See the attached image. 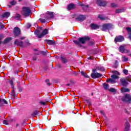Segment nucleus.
<instances>
[{
  "label": "nucleus",
  "instance_id": "nucleus-1",
  "mask_svg": "<svg viewBox=\"0 0 131 131\" xmlns=\"http://www.w3.org/2000/svg\"><path fill=\"white\" fill-rule=\"evenodd\" d=\"M37 28L38 30H35L34 34L36 35L38 38H42V37H43L45 35H47V34H48V32H49V30L47 29H45L40 34V30L42 29V28L39 27L37 26Z\"/></svg>",
  "mask_w": 131,
  "mask_h": 131
},
{
  "label": "nucleus",
  "instance_id": "nucleus-2",
  "mask_svg": "<svg viewBox=\"0 0 131 131\" xmlns=\"http://www.w3.org/2000/svg\"><path fill=\"white\" fill-rule=\"evenodd\" d=\"M113 73L114 75L111 76V79L107 80V82H111V83H116V82H117V79L119 78V77L117 75H120V73L117 71H113Z\"/></svg>",
  "mask_w": 131,
  "mask_h": 131
},
{
  "label": "nucleus",
  "instance_id": "nucleus-3",
  "mask_svg": "<svg viewBox=\"0 0 131 131\" xmlns=\"http://www.w3.org/2000/svg\"><path fill=\"white\" fill-rule=\"evenodd\" d=\"M23 15L25 18H26V17L30 16V15H31V10L30 9V7H23Z\"/></svg>",
  "mask_w": 131,
  "mask_h": 131
},
{
  "label": "nucleus",
  "instance_id": "nucleus-4",
  "mask_svg": "<svg viewBox=\"0 0 131 131\" xmlns=\"http://www.w3.org/2000/svg\"><path fill=\"white\" fill-rule=\"evenodd\" d=\"M13 80H15V78L12 77L9 79L8 82L11 85L12 89H13V90L11 91V96L12 97H13L14 99H16V92H15V90H14L15 88L14 87Z\"/></svg>",
  "mask_w": 131,
  "mask_h": 131
},
{
  "label": "nucleus",
  "instance_id": "nucleus-5",
  "mask_svg": "<svg viewBox=\"0 0 131 131\" xmlns=\"http://www.w3.org/2000/svg\"><path fill=\"white\" fill-rule=\"evenodd\" d=\"M89 39H90V37H81L78 39V41L74 40V42L76 45L79 46V47H81V45H80V42L81 43H82V44L85 43V40H89Z\"/></svg>",
  "mask_w": 131,
  "mask_h": 131
},
{
  "label": "nucleus",
  "instance_id": "nucleus-6",
  "mask_svg": "<svg viewBox=\"0 0 131 131\" xmlns=\"http://www.w3.org/2000/svg\"><path fill=\"white\" fill-rule=\"evenodd\" d=\"M120 81L123 86H126L128 84L129 82H131V76L129 75L125 78H122L120 79Z\"/></svg>",
  "mask_w": 131,
  "mask_h": 131
},
{
  "label": "nucleus",
  "instance_id": "nucleus-7",
  "mask_svg": "<svg viewBox=\"0 0 131 131\" xmlns=\"http://www.w3.org/2000/svg\"><path fill=\"white\" fill-rule=\"evenodd\" d=\"M112 27H113L112 24H104L102 25V31H108V30H110Z\"/></svg>",
  "mask_w": 131,
  "mask_h": 131
},
{
  "label": "nucleus",
  "instance_id": "nucleus-8",
  "mask_svg": "<svg viewBox=\"0 0 131 131\" xmlns=\"http://www.w3.org/2000/svg\"><path fill=\"white\" fill-rule=\"evenodd\" d=\"M12 33L15 37H17V36H19L21 34V30L18 27H15L13 29Z\"/></svg>",
  "mask_w": 131,
  "mask_h": 131
},
{
  "label": "nucleus",
  "instance_id": "nucleus-9",
  "mask_svg": "<svg viewBox=\"0 0 131 131\" xmlns=\"http://www.w3.org/2000/svg\"><path fill=\"white\" fill-rule=\"evenodd\" d=\"M122 101H123V102H126V103H129L131 102V95L129 94H125L122 98Z\"/></svg>",
  "mask_w": 131,
  "mask_h": 131
},
{
  "label": "nucleus",
  "instance_id": "nucleus-10",
  "mask_svg": "<svg viewBox=\"0 0 131 131\" xmlns=\"http://www.w3.org/2000/svg\"><path fill=\"white\" fill-rule=\"evenodd\" d=\"M96 4L99 7H105L106 5V1L104 0H97Z\"/></svg>",
  "mask_w": 131,
  "mask_h": 131
},
{
  "label": "nucleus",
  "instance_id": "nucleus-11",
  "mask_svg": "<svg viewBox=\"0 0 131 131\" xmlns=\"http://www.w3.org/2000/svg\"><path fill=\"white\" fill-rule=\"evenodd\" d=\"M119 52H120V53H129V51L128 50H126L125 49V48H124V46H120L119 47Z\"/></svg>",
  "mask_w": 131,
  "mask_h": 131
},
{
  "label": "nucleus",
  "instance_id": "nucleus-12",
  "mask_svg": "<svg viewBox=\"0 0 131 131\" xmlns=\"http://www.w3.org/2000/svg\"><path fill=\"white\" fill-rule=\"evenodd\" d=\"M124 40V37L122 36H118L115 38V42H121Z\"/></svg>",
  "mask_w": 131,
  "mask_h": 131
},
{
  "label": "nucleus",
  "instance_id": "nucleus-13",
  "mask_svg": "<svg viewBox=\"0 0 131 131\" xmlns=\"http://www.w3.org/2000/svg\"><path fill=\"white\" fill-rule=\"evenodd\" d=\"M5 105H8V101L5 99L0 98V108L4 107Z\"/></svg>",
  "mask_w": 131,
  "mask_h": 131
},
{
  "label": "nucleus",
  "instance_id": "nucleus-14",
  "mask_svg": "<svg viewBox=\"0 0 131 131\" xmlns=\"http://www.w3.org/2000/svg\"><path fill=\"white\" fill-rule=\"evenodd\" d=\"M14 45L16 46H18V47H23V41H19L18 39H15V41L13 42Z\"/></svg>",
  "mask_w": 131,
  "mask_h": 131
},
{
  "label": "nucleus",
  "instance_id": "nucleus-15",
  "mask_svg": "<svg viewBox=\"0 0 131 131\" xmlns=\"http://www.w3.org/2000/svg\"><path fill=\"white\" fill-rule=\"evenodd\" d=\"M101 76H102V74L99 73H94L91 74V77L92 78L94 79L99 78V77H101Z\"/></svg>",
  "mask_w": 131,
  "mask_h": 131
},
{
  "label": "nucleus",
  "instance_id": "nucleus-16",
  "mask_svg": "<svg viewBox=\"0 0 131 131\" xmlns=\"http://www.w3.org/2000/svg\"><path fill=\"white\" fill-rule=\"evenodd\" d=\"M76 20L77 21H80L81 22H82V21H84L85 20V16L84 15H79L77 18H76Z\"/></svg>",
  "mask_w": 131,
  "mask_h": 131
},
{
  "label": "nucleus",
  "instance_id": "nucleus-17",
  "mask_svg": "<svg viewBox=\"0 0 131 131\" xmlns=\"http://www.w3.org/2000/svg\"><path fill=\"white\" fill-rule=\"evenodd\" d=\"M75 8V5L73 3L69 4L68 5V11H70L71 10H73V9Z\"/></svg>",
  "mask_w": 131,
  "mask_h": 131
},
{
  "label": "nucleus",
  "instance_id": "nucleus-18",
  "mask_svg": "<svg viewBox=\"0 0 131 131\" xmlns=\"http://www.w3.org/2000/svg\"><path fill=\"white\" fill-rule=\"evenodd\" d=\"M91 29L97 30V29H99V28H100V26H99L98 25H96L95 24H91Z\"/></svg>",
  "mask_w": 131,
  "mask_h": 131
},
{
  "label": "nucleus",
  "instance_id": "nucleus-19",
  "mask_svg": "<svg viewBox=\"0 0 131 131\" xmlns=\"http://www.w3.org/2000/svg\"><path fill=\"white\" fill-rule=\"evenodd\" d=\"M11 15V13L9 12H6L2 15V18H9L10 17V15Z\"/></svg>",
  "mask_w": 131,
  "mask_h": 131
},
{
  "label": "nucleus",
  "instance_id": "nucleus-20",
  "mask_svg": "<svg viewBox=\"0 0 131 131\" xmlns=\"http://www.w3.org/2000/svg\"><path fill=\"white\" fill-rule=\"evenodd\" d=\"M12 39V37H7L4 40L3 43L4 45H6L8 43V42H10V41H11Z\"/></svg>",
  "mask_w": 131,
  "mask_h": 131
},
{
  "label": "nucleus",
  "instance_id": "nucleus-21",
  "mask_svg": "<svg viewBox=\"0 0 131 131\" xmlns=\"http://www.w3.org/2000/svg\"><path fill=\"white\" fill-rule=\"evenodd\" d=\"M31 115L33 117H35L36 115H39V111L36 110L33 112V113L31 114Z\"/></svg>",
  "mask_w": 131,
  "mask_h": 131
},
{
  "label": "nucleus",
  "instance_id": "nucleus-22",
  "mask_svg": "<svg viewBox=\"0 0 131 131\" xmlns=\"http://www.w3.org/2000/svg\"><path fill=\"white\" fill-rule=\"evenodd\" d=\"M124 12V8L118 9L116 10V14H119Z\"/></svg>",
  "mask_w": 131,
  "mask_h": 131
},
{
  "label": "nucleus",
  "instance_id": "nucleus-23",
  "mask_svg": "<svg viewBox=\"0 0 131 131\" xmlns=\"http://www.w3.org/2000/svg\"><path fill=\"white\" fill-rule=\"evenodd\" d=\"M10 5H8L9 8H12V6H15L17 4V2L15 0H13L10 2Z\"/></svg>",
  "mask_w": 131,
  "mask_h": 131
},
{
  "label": "nucleus",
  "instance_id": "nucleus-24",
  "mask_svg": "<svg viewBox=\"0 0 131 131\" xmlns=\"http://www.w3.org/2000/svg\"><path fill=\"white\" fill-rule=\"evenodd\" d=\"M125 131H128L129 130V124L128 122H126L125 124Z\"/></svg>",
  "mask_w": 131,
  "mask_h": 131
},
{
  "label": "nucleus",
  "instance_id": "nucleus-25",
  "mask_svg": "<svg viewBox=\"0 0 131 131\" xmlns=\"http://www.w3.org/2000/svg\"><path fill=\"white\" fill-rule=\"evenodd\" d=\"M121 91L122 93H127L128 92H130V90H129L127 88H122Z\"/></svg>",
  "mask_w": 131,
  "mask_h": 131
},
{
  "label": "nucleus",
  "instance_id": "nucleus-26",
  "mask_svg": "<svg viewBox=\"0 0 131 131\" xmlns=\"http://www.w3.org/2000/svg\"><path fill=\"white\" fill-rule=\"evenodd\" d=\"M79 5L82 7V9L84 10V11H85V9H88L89 8V5H85L84 4L82 3H80Z\"/></svg>",
  "mask_w": 131,
  "mask_h": 131
},
{
  "label": "nucleus",
  "instance_id": "nucleus-27",
  "mask_svg": "<svg viewBox=\"0 0 131 131\" xmlns=\"http://www.w3.org/2000/svg\"><path fill=\"white\" fill-rule=\"evenodd\" d=\"M122 62H127L128 61V58L125 56H123L122 57Z\"/></svg>",
  "mask_w": 131,
  "mask_h": 131
},
{
  "label": "nucleus",
  "instance_id": "nucleus-28",
  "mask_svg": "<svg viewBox=\"0 0 131 131\" xmlns=\"http://www.w3.org/2000/svg\"><path fill=\"white\" fill-rule=\"evenodd\" d=\"M21 18V15L20 14H16L15 16H13V18L16 20H19Z\"/></svg>",
  "mask_w": 131,
  "mask_h": 131
},
{
  "label": "nucleus",
  "instance_id": "nucleus-29",
  "mask_svg": "<svg viewBox=\"0 0 131 131\" xmlns=\"http://www.w3.org/2000/svg\"><path fill=\"white\" fill-rule=\"evenodd\" d=\"M103 85L104 90H109V84L104 83Z\"/></svg>",
  "mask_w": 131,
  "mask_h": 131
},
{
  "label": "nucleus",
  "instance_id": "nucleus-30",
  "mask_svg": "<svg viewBox=\"0 0 131 131\" xmlns=\"http://www.w3.org/2000/svg\"><path fill=\"white\" fill-rule=\"evenodd\" d=\"M98 18H99V19L102 21H104V20L107 19V17L103 16L102 15H99Z\"/></svg>",
  "mask_w": 131,
  "mask_h": 131
},
{
  "label": "nucleus",
  "instance_id": "nucleus-31",
  "mask_svg": "<svg viewBox=\"0 0 131 131\" xmlns=\"http://www.w3.org/2000/svg\"><path fill=\"white\" fill-rule=\"evenodd\" d=\"M111 6L112 8H117L118 7V4L115 3H111Z\"/></svg>",
  "mask_w": 131,
  "mask_h": 131
},
{
  "label": "nucleus",
  "instance_id": "nucleus-32",
  "mask_svg": "<svg viewBox=\"0 0 131 131\" xmlns=\"http://www.w3.org/2000/svg\"><path fill=\"white\" fill-rule=\"evenodd\" d=\"M81 75H83L84 77H86L87 78H89V76L86 74L84 73V72L81 71Z\"/></svg>",
  "mask_w": 131,
  "mask_h": 131
},
{
  "label": "nucleus",
  "instance_id": "nucleus-33",
  "mask_svg": "<svg viewBox=\"0 0 131 131\" xmlns=\"http://www.w3.org/2000/svg\"><path fill=\"white\" fill-rule=\"evenodd\" d=\"M60 59H61L62 62H63V63H67V59H66L65 58H64L63 57H61Z\"/></svg>",
  "mask_w": 131,
  "mask_h": 131
},
{
  "label": "nucleus",
  "instance_id": "nucleus-34",
  "mask_svg": "<svg viewBox=\"0 0 131 131\" xmlns=\"http://www.w3.org/2000/svg\"><path fill=\"white\" fill-rule=\"evenodd\" d=\"M108 91L112 93H115V92H116V90H115L114 88H110L108 89Z\"/></svg>",
  "mask_w": 131,
  "mask_h": 131
},
{
  "label": "nucleus",
  "instance_id": "nucleus-35",
  "mask_svg": "<svg viewBox=\"0 0 131 131\" xmlns=\"http://www.w3.org/2000/svg\"><path fill=\"white\" fill-rule=\"evenodd\" d=\"M4 34H0V46L1 45H2V39H3V38H4Z\"/></svg>",
  "mask_w": 131,
  "mask_h": 131
},
{
  "label": "nucleus",
  "instance_id": "nucleus-36",
  "mask_svg": "<svg viewBox=\"0 0 131 131\" xmlns=\"http://www.w3.org/2000/svg\"><path fill=\"white\" fill-rule=\"evenodd\" d=\"M47 53H48V51H40V54L41 55H43V56H47Z\"/></svg>",
  "mask_w": 131,
  "mask_h": 131
},
{
  "label": "nucleus",
  "instance_id": "nucleus-37",
  "mask_svg": "<svg viewBox=\"0 0 131 131\" xmlns=\"http://www.w3.org/2000/svg\"><path fill=\"white\" fill-rule=\"evenodd\" d=\"M45 83H46V84L47 85H50V79H46V80H45Z\"/></svg>",
  "mask_w": 131,
  "mask_h": 131
},
{
  "label": "nucleus",
  "instance_id": "nucleus-38",
  "mask_svg": "<svg viewBox=\"0 0 131 131\" xmlns=\"http://www.w3.org/2000/svg\"><path fill=\"white\" fill-rule=\"evenodd\" d=\"M126 30L127 31L128 33H131V28L130 27L126 28Z\"/></svg>",
  "mask_w": 131,
  "mask_h": 131
},
{
  "label": "nucleus",
  "instance_id": "nucleus-39",
  "mask_svg": "<svg viewBox=\"0 0 131 131\" xmlns=\"http://www.w3.org/2000/svg\"><path fill=\"white\" fill-rule=\"evenodd\" d=\"M39 20L41 23H46V19L43 18H40Z\"/></svg>",
  "mask_w": 131,
  "mask_h": 131
},
{
  "label": "nucleus",
  "instance_id": "nucleus-40",
  "mask_svg": "<svg viewBox=\"0 0 131 131\" xmlns=\"http://www.w3.org/2000/svg\"><path fill=\"white\" fill-rule=\"evenodd\" d=\"M46 16H47V17H46V19L49 20L50 19V12H48L47 13H46Z\"/></svg>",
  "mask_w": 131,
  "mask_h": 131
},
{
  "label": "nucleus",
  "instance_id": "nucleus-41",
  "mask_svg": "<svg viewBox=\"0 0 131 131\" xmlns=\"http://www.w3.org/2000/svg\"><path fill=\"white\" fill-rule=\"evenodd\" d=\"M53 18H54V14L52 12H50V18L52 19Z\"/></svg>",
  "mask_w": 131,
  "mask_h": 131
},
{
  "label": "nucleus",
  "instance_id": "nucleus-42",
  "mask_svg": "<svg viewBox=\"0 0 131 131\" xmlns=\"http://www.w3.org/2000/svg\"><path fill=\"white\" fill-rule=\"evenodd\" d=\"M18 90L19 92H21L23 91V88L21 86H18Z\"/></svg>",
  "mask_w": 131,
  "mask_h": 131
},
{
  "label": "nucleus",
  "instance_id": "nucleus-43",
  "mask_svg": "<svg viewBox=\"0 0 131 131\" xmlns=\"http://www.w3.org/2000/svg\"><path fill=\"white\" fill-rule=\"evenodd\" d=\"M50 46H52L53 45H55V41L50 40Z\"/></svg>",
  "mask_w": 131,
  "mask_h": 131
},
{
  "label": "nucleus",
  "instance_id": "nucleus-44",
  "mask_svg": "<svg viewBox=\"0 0 131 131\" xmlns=\"http://www.w3.org/2000/svg\"><path fill=\"white\" fill-rule=\"evenodd\" d=\"M98 70H100V71H105V68H104V67H100L98 68Z\"/></svg>",
  "mask_w": 131,
  "mask_h": 131
},
{
  "label": "nucleus",
  "instance_id": "nucleus-45",
  "mask_svg": "<svg viewBox=\"0 0 131 131\" xmlns=\"http://www.w3.org/2000/svg\"><path fill=\"white\" fill-rule=\"evenodd\" d=\"M39 104H40V105H42L43 106H45L46 105V102L40 101V102H39Z\"/></svg>",
  "mask_w": 131,
  "mask_h": 131
},
{
  "label": "nucleus",
  "instance_id": "nucleus-46",
  "mask_svg": "<svg viewBox=\"0 0 131 131\" xmlns=\"http://www.w3.org/2000/svg\"><path fill=\"white\" fill-rule=\"evenodd\" d=\"M8 121H9V122H14V121H15V119H13V118H10V119H9Z\"/></svg>",
  "mask_w": 131,
  "mask_h": 131
},
{
  "label": "nucleus",
  "instance_id": "nucleus-47",
  "mask_svg": "<svg viewBox=\"0 0 131 131\" xmlns=\"http://www.w3.org/2000/svg\"><path fill=\"white\" fill-rule=\"evenodd\" d=\"M123 73L124 74H127V73H128V71L127 70H123Z\"/></svg>",
  "mask_w": 131,
  "mask_h": 131
},
{
  "label": "nucleus",
  "instance_id": "nucleus-48",
  "mask_svg": "<svg viewBox=\"0 0 131 131\" xmlns=\"http://www.w3.org/2000/svg\"><path fill=\"white\" fill-rule=\"evenodd\" d=\"M3 124H5V125H8V121H7V120H4V121H3Z\"/></svg>",
  "mask_w": 131,
  "mask_h": 131
},
{
  "label": "nucleus",
  "instance_id": "nucleus-49",
  "mask_svg": "<svg viewBox=\"0 0 131 131\" xmlns=\"http://www.w3.org/2000/svg\"><path fill=\"white\" fill-rule=\"evenodd\" d=\"M22 126H25V125H26V122L25 121H24L23 122L21 123Z\"/></svg>",
  "mask_w": 131,
  "mask_h": 131
},
{
  "label": "nucleus",
  "instance_id": "nucleus-50",
  "mask_svg": "<svg viewBox=\"0 0 131 131\" xmlns=\"http://www.w3.org/2000/svg\"><path fill=\"white\" fill-rule=\"evenodd\" d=\"M86 103H88L89 106H91V102H90L89 100H86Z\"/></svg>",
  "mask_w": 131,
  "mask_h": 131
},
{
  "label": "nucleus",
  "instance_id": "nucleus-51",
  "mask_svg": "<svg viewBox=\"0 0 131 131\" xmlns=\"http://www.w3.org/2000/svg\"><path fill=\"white\" fill-rule=\"evenodd\" d=\"M19 73V71H18V70H16L15 71V72H14V74H15V75H16H16H18V73Z\"/></svg>",
  "mask_w": 131,
  "mask_h": 131
},
{
  "label": "nucleus",
  "instance_id": "nucleus-52",
  "mask_svg": "<svg viewBox=\"0 0 131 131\" xmlns=\"http://www.w3.org/2000/svg\"><path fill=\"white\" fill-rule=\"evenodd\" d=\"M45 41H47V45H49V46H50V40L49 39H46Z\"/></svg>",
  "mask_w": 131,
  "mask_h": 131
},
{
  "label": "nucleus",
  "instance_id": "nucleus-53",
  "mask_svg": "<svg viewBox=\"0 0 131 131\" xmlns=\"http://www.w3.org/2000/svg\"><path fill=\"white\" fill-rule=\"evenodd\" d=\"M33 61H36V60H37V57L36 56H34L33 57Z\"/></svg>",
  "mask_w": 131,
  "mask_h": 131
},
{
  "label": "nucleus",
  "instance_id": "nucleus-54",
  "mask_svg": "<svg viewBox=\"0 0 131 131\" xmlns=\"http://www.w3.org/2000/svg\"><path fill=\"white\" fill-rule=\"evenodd\" d=\"M1 26H0V27H1V28H0V29H3V28H4V27H5V26H4V25H0Z\"/></svg>",
  "mask_w": 131,
  "mask_h": 131
},
{
  "label": "nucleus",
  "instance_id": "nucleus-55",
  "mask_svg": "<svg viewBox=\"0 0 131 131\" xmlns=\"http://www.w3.org/2000/svg\"><path fill=\"white\" fill-rule=\"evenodd\" d=\"M100 113H101V114H102V115H104V111H100Z\"/></svg>",
  "mask_w": 131,
  "mask_h": 131
},
{
  "label": "nucleus",
  "instance_id": "nucleus-56",
  "mask_svg": "<svg viewBox=\"0 0 131 131\" xmlns=\"http://www.w3.org/2000/svg\"><path fill=\"white\" fill-rule=\"evenodd\" d=\"M25 38V37H22L21 38H20V40H23V39H24Z\"/></svg>",
  "mask_w": 131,
  "mask_h": 131
},
{
  "label": "nucleus",
  "instance_id": "nucleus-57",
  "mask_svg": "<svg viewBox=\"0 0 131 131\" xmlns=\"http://www.w3.org/2000/svg\"><path fill=\"white\" fill-rule=\"evenodd\" d=\"M17 83L18 85H20V82L19 81H17Z\"/></svg>",
  "mask_w": 131,
  "mask_h": 131
},
{
  "label": "nucleus",
  "instance_id": "nucleus-58",
  "mask_svg": "<svg viewBox=\"0 0 131 131\" xmlns=\"http://www.w3.org/2000/svg\"><path fill=\"white\" fill-rule=\"evenodd\" d=\"M31 27V25H29L28 26V28H30Z\"/></svg>",
  "mask_w": 131,
  "mask_h": 131
},
{
  "label": "nucleus",
  "instance_id": "nucleus-59",
  "mask_svg": "<svg viewBox=\"0 0 131 131\" xmlns=\"http://www.w3.org/2000/svg\"><path fill=\"white\" fill-rule=\"evenodd\" d=\"M88 59H89V60H92V57H88Z\"/></svg>",
  "mask_w": 131,
  "mask_h": 131
},
{
  "label": "nucleus",
  "instance_id": "nucleus-60",
  "mask_svg": "<svg viewBox=\"0 0 131 131\" xmlns=\"http://www.w3.org/2000/svg\"><path fill=\"white\" fill-rule=\"evenodd\" d=\"M128 56H129V57H131V52L128 54Z\"/></svg>",
  "mask_w": 131,
  "mask_h": 131
},
{
  "label": "nucleus",
  "instance_id": "nucleus-61",
  "mask_svg": "<svg viewBox=\"0 0 131 131\" xmlns=\"http://www.w3.org/2000/svg\"><path fill=\"white\" fill-rule=\"evenodd\" d=\"M46 119H47V121H49V117H46Z\"/></svg>",
  "mask_w": 131,
  "mask_h": 131
},
{
  "label": "nucleus",
  "instance_id": "nucleus-62",
  "mask_svg": "<svg viewBox=\"0 0 131 131\" xmlns=\"http://www.w3.org/2000/svg\"><path fill=\"white\" fill-rule=\"evenodd\" d=\"M93 72H96V70L94 69V70H93Z\"/></svg>",
  "mask_w": 131,
  "mask_h": 131
},
{
  "label": "nucleus",
  "instance_id": "nucleus-63",
  "mask_svg": "<svg viewBox=\"0 0 131 131\" xmlns=\"http://www.w3.org/2000/svg\"><path fill=\"white\" fill-rule=\"evenodd\" d=\"M45 101H46V102H49V100H48V99H46Z\"/></svg>",
  "mask_w": 131,
  "mask_h": 131
},
{
  "label": "nucleus",
  "instance_id": "nucleus-64",
  "mask_svg": "<svg viewBox=\"0 0 131 131\" xmlns=\"http://www.w3.org/2000/svg\"><path fill=\"white\" fill-rule=\"evenodd\" d=\"M16 126L17 127V126H19V124H16Z\"/></svg>",
  "mask_w": 131,
  "mask_h": 131
}]
</instances>
